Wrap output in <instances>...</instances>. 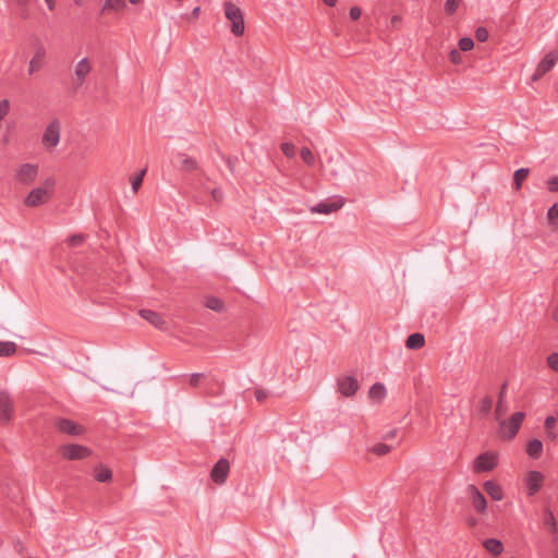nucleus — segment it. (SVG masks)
<instances>
[{
  "label": "nucleus",
  "mask_w": 558,
  "mask_h": 558,
  "mask_svg": "<svg viewBox=\"0 0 558 558\" xmlns=\"http://www.w3.org/2000/svg\"><path fill=\"white\" fill-rule=\"evenodd\" d=\"M497 466V453L486 451L477 456L473 462L475 473L489 472Z\"/></svg>",
  "instance_id": "6e6552de"
},
{
  "label": "nucleus",
  "mask_w": 558,
  "mask_h": 558,
  "mask_svg": "<svg viewBox=\"0 0 558 558\" xmlns=\"http://www.w3.org/2000/svg\"><path fill=\"white\" fill-rule=\"evenodd\" d=\"M146 170L143 169L133 180H132V190L134 193H136L140 189V186L143 183L144 177H145Z\"/></svg>",
  "instance_id": "58836bf2"
},
{
  "label": "nucleus",
  "mask_w": 558,
  "mask_h": 558,
  "mask_svg": "<svg viewBox=\"0 0 558 558\" xmlns=\"http://www.w3.org/2000/svg\"><path fill=\"white\" fill-rule=\"evenodd\" d=\"M39 173V167L36 163H22L15 169L14 179L23 185H31L35 182Z\"/></svg>",
  "instance_id": "423d86ee"
},
{
  "label": "nucleus",
  "mask_w": 558,
  "mask_h": 558,
  "mask_svg": "<svg viewBox=\"0 0 558 558\" xmlns=\"http://www.w3.org/2000/svg\"><path fill=\"white\" fill-rule=\"evenodd\" d=\"M506 390H507V384L505 383V384H502V386L500 388V392L498 396V402H497V405L495 409L496 420H500L501 416L505 415L507 412V409L504 407V399L506 396Z\"/></svg>",
  "instance_id": "393cba45"
},
{
  "label": "nucleus",
  "mask_w": 558,
  "mask_h": 558,
  "mask_svg": "<svg viewBox=\"0 0 558 558\" xmlns=\"http://www.w3.org/2000/svg\"><path fill=\"white\" fill-rule=\"evenodd\" d=\"M492 407L493 398L490 396H486L485 398L482 399L478 410L483 415H487L490 412Z\"/></svg>",
  "instance_id": "473e14b6"
},
{
  "label": "nucleus",
  "mask_w": 558,
  "mask_h": 558,
  "mask_svg": "<svg viewBox=\"0 0 558 558\" xmlns=\"http://www.w3.org/2000/svg\"><path fill=\"white\" fill-rule=\"evenodd\" d=\"M302 160L307 166H313L315 163V156L313 155L312 150L307 147H303L300 151Z\"/></svg>",
  "instance_id": "72a5a7b5"
},
{
  "label": "nucleus",
  "mask_w": 558,
  "mask_h": 558,
  "mask_svg": "<svg viewBox=\"0 0 558 558\" xmlns=\"http://www.w3.org/2000/svg\"><path fill=\"white\" fill-rule=\"evenodd\" d=\"M466 492L473 508L481 514L485 513L487 501L481 490L474 484H470L466 487Z\"/></svg>",
  "instance_id": "f8f14e48"
},
{
  "label": "nucleus",
  "mask_w": 558,
  "mask_h": 558,
  "mask_svg": "<svg viewBox=\"0 0 558 558\" xmlns=\"http://www.w3.org/2000/svg\"><path fill=\"white\" fill-rule=\"evenodd\" d=\"M85 241V235L73 234L68 239V244L72 247L81 245Z\"/></svg>",
  "instance_id": "a19ab883"
},
{
  "label": "nucleus",
  "mask_w": 558,
  "mask_h": 558,
  "mask_svg": "<svg viewBox=\"0 0 558 558\" xmlns=\"http://www.w3.org/2000/svg\"><path fill=\"white\" fill-rule=\"evenodd\" d=\"M342 206H343V201L340 198V199H338L336 202H330V203L322 202V203L315 205L314 207H312L311 211L314 213V214L328 215V214H331L333 211H337Z\"/></svg>",
  "instance_id": "6ab92c4d"
},
{
  "label": "nucleus",
  "mask_w": 558,
  "mask_h": 558,
  "mask_svg": "<svg viewBox=\"0 0 558 558\" xmlns=\"http://www.w3.org/2000/svg\"><path fill=\"white\" fill-rule=\"evenodd\" d=\"M547 218L553 226L558 227V203L548 209Z\"/></svg>",
  "instance_id": "f704fd0d"
},
{
  "label": "nucleus",
  "mask_w": 558,
  "mask_h": 558,
  "mask_svg": "<svg viewBox=\"0 0 558 558\" xmlns=\"http://www.w3.org/2000/svg\"><path fill=\"white\" fill-rule=\"evenodd\" d=\"M227 166L231 172H234L235 163L231 158H227Z\"/></svg>",
  "instance_id": "603ef678"
},
{
  "label": "nucleus",
  "mask_w": 558,
  "mask_h": 558,
  "mask_svg": "<svg viewBox=\"0 0 558 558\" xmlns=\"http://www.w3.org/2000/svg\"><path fill=\"white\" fill-rule=\"evenodd\" d=\"M175 159L181 171L192 172L198 169L197 160L184 153H178Z\"/></svg>",
  "instance_id": "a211bd4d"
},
{
  "label": "nucleus",
  "mask_w": 558,
  "mask_h": 558,
  "mask_svg": "<svg viewBox=\"0 0 558 558\" xmlns=\"http://www.w3.org/2000/svg\"><path fill=\"white\" fill-rule=\"evenodd\" d=\"M330 173H331V175L337 177V175L339 174V170H338V169H336V168H332V169L330 170Z\"/></svg>",
  "instance_id": "052dcab7"
},
{
  "label": "nucleus",
  "mask_w": 558,
  "mask_h": 558,
  "mask_svg": "<svg viewBox=\"0 0 558 558\" xmlns=\"http://www.w3.org/2000/svg\"><path fill=\"white\" fill-rule=\"evenodd\" d=\"M230 471V463L227 459L221 458L217 461L210 472V478L214 483L221 485L227 481Z\"/></svg>",
  "instance_id": "ddd939ff"
},
{
  "label": "nucleus",
  "mask_w": 558,
  "mask_h": 558,
  "mask_svg": "<svg viewBox=\"0 0 558 558\" xmlns=\"http://www.w3.org/2000/svg\"><path fill=\"white\" fill-rule=\"evenodd\" d=\"M211 195H213L214 199H216L218 202H220L222 199V192L220 190H217V189L213 190Z\"/></svg>",
  "instance_id": "8fccbe9b"
},
{
  "label": "nucleus",
  "mask_w": 558,
  "mask_h": 558,
  "mask_svg": "<svg viewBox=\"0 0 558 558\" xmlns=\"http://www.w3.org/2000/svg\"><path fill=\"white\" fill-rule=\"evenodd\" d=\"M199 13H201V7H195L192 12H191V16L193 19H197L199 16Z\"/></svg>",
  "instance_id": "864d4df0"
},
{
  "label": "nucleus",
  "mask_w": 558,
  "mask_h": 558,
  "mask_svg": "<svg viewBox=\"0 0 558 558\" xmlns=\"http://www.w3.org/2000/svg\"><path fill=\"white\" fill-rule=\"evenodd\" d=\"M544 522L548 526L549 532L551 534L556 535L558 533L557 522H556L554 513L550 510L546 511V517H545Z\"/></svg>",
  "instance_id": "7c9ffc66"
},
{
  "label": "nucleus",
  "mask_w": 558,
  "mask_h": 558,
  "mask_svg": "<svg viewBox=\"0 0 558 558\" xmlns=\"http://www.w3.org/2000/svg\"><path fill=\"white\" fill-rule=\"evenodd\" d=\"M140 316L158 329L165 330L167 328V322L157 312L150 310H141Z\"/></svg>",
  "instance_id": "f3484780"
},
{
  "label": "nucleus",
  "mask_w": 558,
  "mask_h": 558,
  "mask_svg": "<svg viewBox=\"0 0 558 558\" xmlns=\"http://www.w3.org/2000/svg\"><path fill=\"white\" fill-rule=\"evenodd\" d=\"M17 345L12 341H0V357H9L15 354Z\"/></svg>",
  "instance_id": "cd10ccee"
},
{
  "label": "nucleus",
  "mask_w": 558,
  "mask_h": 558,
  "mask_svg": "<svg viewBox=\"0 0 558 558\" xmlns=\"http://www.w3.org/2000/svg\"><path fill=\"white\" fill-rule=\"evenodd\" d=\"M93 475L99 483H109L112 480V471L102 463H99L94 468Z\"/></svg>",
  "instance_id": "aec40b11"
},
{
  "label": "nucleus",
  "mask_w": 558,
  "mask_h": 558,
  "mask_svg": "<svg viewBox=\"0 0 558 558\" xmlns=\"http://www.w3.org/2000/svg\"><path fill=\"white\" fill-rule=\"evenodd\" d=\"M400 21H401V17H400V16H398V15H395V16H392V19H391V23H392L393 25H396V24H397V23H399Z\"/></svg>",
  "instance_id": "13d9d810"
},
{
  "label": "nucleus",
  "mask_w": 558,
  "mask_h": 558,
  "mask_svg": "<svg viewBox=\"0 0 558 558\" xmlns=\"http://www.w3.org/2000/svg\"><path fill=\"white\" fill-rule=\"evenodd\" d=\"M205 305L215 312H221L225 307L223 302L215 296L208 298Z\"/></svg>",
  "instance_id": "2f4dec72"
},
{
  "label": "nucleus",
  "mask_w": 558,
  "mask_h": 558,
  "mask_svg": "<svg viewBox=\"0 0 558 558\" xmlns=\"http://www.w3.org/2000/svg\"><path fill=\"white\" fill-rule=\"evenodd\" d=\"M255 397H256L257 401L263 402L267 399L268 392L264 389H256Z\"/></svg>",
  "instance_id": "09e8293b"
},
{
  "label": "nucleus",
  "mask_w": 558,
  "mask_h": 558,
  "mask_svg": "<svg viewBox=\"0 0 558 558\" xmlns=\"http://www.w3.org/2000/svg\"><path fill=\"white\" fill-rule=\"evenodd\" d=\"M484 489L494 500H502V488L499 484L495 483L494 481H486L484 483Z\"/></svg>",
  "instance_id": "412c9836"
},
{
  "label": "nucleus",
  "mask_w": 558,
  "mask_h": 558,
  "mask_svg": "<svg viewBox=\"0 0 558 558\" xmlns=\"http://www.w3.org/2000/svg\"><path fill=\"white\" fill-rule=\"evenodd\" d=\"M281 150L288 158L295 156V146L291 143H282Z\"/></svg>",
  "instance_id": "ea45409f"
},
{
  "label": "nucleus",
  "mask_w": 558,
  "mask_h": 558,
  "mask_svg": "<svg viewBox=\"0 0 558 558\" xmlns=\"http://www.w3.org/2000/svg\"><path fill=\"white\" fill-rule=\"evenodd\" d=\"M556 422H557V418L554 417V416H547L545 418V422H544V427H545L546 435L551 440H556L557 439V435L554 432Z\"/></svg>",
  "instance_id": "c85d7f7f"
},
{
  "label": "nucleus",
  "mask_w": 558,
  "mask_h": 558,
  "mask_svg": "<svg viewBox=\"0 0 558 558\" xmlns=\"http://www.w3.org/2000/svg\"><path fill=\"white\" fill-rule=\"evenodd\" d=\"M547 184L550 192H558V175L550 178Z\"/></svg>",
  "instance_id": "49530a36"
},
{
  "label": "nucleus",
  "mask_w": 558,
  "mask_h": 558,
  "mask_svg": "<svg viewBox=\"0 0 558 558\" xmlns=\"http://www.w3.org/2000/svg\"><path fill=\"white\" fill-rule=\"evenodd\" d=\"M33 58L29 61L28 74L33 75L36 71L40 70L44 65V61L47 57V50L40 39H36L33 43Z\"/></svg>",
  "instance_id": "0eeeda50"
},
{
  "label": "nucleus",
  "mask_w": 558,
  "mask_h": 558,
  "mask_svg": "<svg viewBox=\"0 0 558 558\" xmlns=\"http://www.w3.org/2000/svg\"><path fill=\"white\" fill-rule=\"evenodd\" d=\"M226 17L231 22V33L240 37L245 32V22L242 10L231 1L223 3Z\"/></svg>",
  "instance_id": "f03ea898"
},
{
  "label": "nucleus",
  "mask_w": 558,
  "mask_h": 558,
  "mask_svg": "<svg viewBox=\"0 0 558 558\" xmlns=\"http://www.w3.org/2000/svg\"><path fill=\"white\" fill-rule=\"evenodd\" d=\"M530 170L527 168H520L514 172L513 183L514 189L520 190L522 186V182L527 178Z\"/></svg>",
  "instance_id": "c756f323"
},
{
  "label": "nucleus",
  "mask_w": 558,
  "mask_h": 558,
  "mask_svg": "<svg viewBox=\"0 0 558 558\" xmlns=\"http://www.w3.org/2000/svg\"><path fill=\"white\" fill-rule=\"evenodd\" d=\"M349 14H350L351 20L356 21L360 19L362 11L359 7H352L350 9Z\"/></svg>",
  "instance_id": "de8ad7c7"
},
{
  "label": "nucleus",
  "mask_w": 558,
  "mask_h": 558,
  "mask_svg": "<svg viewBox=\"0 0 558 558\" xmlns=\"http://www.w3.org/2000/svg\"><path fill=\"white\" fill-rule=\"evenodd\" d=\"M126 8L125 0H105L101 13H109V12H121Z\"/></svg>",
  "instance_id": "4be33fe9"
},
{
  "label": "nucleus",
  "mask_w": 558,
  "mask_h": 558,
  "mask_svg": "<svg viewBox=\"0 0 558 558\" xmlns=\"http://www.w3.org/2000/svg\"><path fill=\"white\" fill-rule=\"evenodd\" d=\"M554 319L558 322V307L554 312Z\"/></svg>",
  "instance_id": "e2e57ef3"
},
{
  "label": "nucleus",
  "mask_w": 558,
  "mask_h": 558,
  "mask_svg": "<svg viewBox=\"0 0 558 558\" xmlns=\"http://www.w3.org/2000/svg\"><path fill=\"white\" fill-rule=\"evenodd\" d=\"M59 452L65 460L77 461L84 460L92 456L90 448L78 444H66L59 448Z\"/></svg>",
  "instance_id": "39448f33"
},
{
  "label": "nucleus",
  "mask_w": 558,
  "mask_h": 558,
  "mask_svg": "<svg viewBox=\"0 0 558 558\" xmlns=\"http://www.w3.org/2000/svg\"><path fill=\"white\" fill-rule=\"evenodd\" d=\"M475 37L480 43H484L488 39V31L485 27H478L475 31Z\"/></svg>",
  "instance_id": "37998d69"
},
{
  "label": "nucleus",
  "mask_w": 558,
  "mask_h": 558,
  "mask_svg": "<svg viewBox=\"0 0 558 558\" xmlns=\"http://www.w3.org/2000/svg\"><path fill=\"white\" fill-rule=\"evenodd\" d=\"M449 59L453 64H459L462 61V57L459 50L452 49L449 52Z\"/></svg>",
  "instance_id": "a18cd8bd"
},
{
  "label": "nucleus",
  "mask_w": 558,
  "mask_h": 558,
  "mask_svg": "<svg viewBox=\"0 0 558 558\" xmlns=\"http://www.w3.org/2000/svg\"><path fill=\"white\" fill-rule=\"evenodd\" d=\"M396 435H397V429H392V430L388 432V433L383 437V439H384V440H389V439L395 438V437H396Z\"/></svg>",
  "instance_id": "3c124183"
},
{
  "label": "nucleus",
  "mask_w": 558,
  "mask_h": 558,
  "mask_svg": "<svg viewBox=\"0 0 558 558\" xmlns=\"http://www.w3.org/2000/svg\"><path fill=\"white\" fill-rule=\"evenodd\" d=\"M204 378V374L203 373H194L190 376V379H189V383H190V386L193 387V388H196L198 387V385L201 384V380Z\"/></svg>",
  "instance_id": "c03bdc74"
},
{
  "label": "nucleus",
  "mask_w": 558,
  "mask_h": 558,
  "mask_svg": "<svg viewBox=\"0 0 558 558\" xmlns=\"http://www.w3.org/2000/svg\"><path fill=\"white\" fill-rule=\"evenodd\" d=\"M340 159H341V157H340V156H338V157L336 158V162H339V161H340ZM333 161H335L333 157H330V158L328 159V163H329V165H330V163H332Z\"/></svg>",
  "instance_id": "bf43d9fd"
},
{
  "label": "nucleus",
  "mask_w": 558,
  "mask_h": 558,
  "mask_svg": "<svg viewBox=\"0 0 558 558\" xmlns=\"http://www.w3.org/2000/svg\"><path fill=\"white\" fill-rule=\"evenodd\" d=\"M525 417L523 412H514L508 420H499V435L501 438L511 440L518 434Z\"/></svg>",
  "instance_id": "7ed1b4c3"
},
{
  "label": "nucleus",
  "mask_w": 558,
  "mask_h": 558,
  "mask_svg": "<svg viewBox=\"0 0 558 558\" xmlns=\"http://www.w3.org/2000/svg\"><path fill=\"white\" fill-rule=\"evenodd\" d=\"M460 2H461V0H447L445 2L446 13L449 15L453 14L458 10Z\"/></svg>",
  "instance_id": "e433bc0d"
},
{
  "label": "nucleus",
  "mask_w": 558,
  "mask_h": 558,
  "mask_svg": "<svg viewBox=\"0 0 558 558\" xmlns=\"http://www.w3.org/2000/svg\"><path fill=\"white\" fill-rule=\"evenodd\" d=\"M129 2L132 4H138L142 0H129Z\"/></svg>",
  "instance_id": "0e129e2a"
},
{
  "label": "nucleus",
  "mask_w": 558,
  "mask_h": 558,
  "mask_svg": "<svg viewBox=\"0 0 558 558\" xmlns=\"http://www.w3.org/2000/svg\"><path fill=\"white\" fill-rule=\"evenodd\" d=\"M56 179L53 177L46 178L41 185L33 189L26 196L24 204L27 207H38L49 202L53 195Z\"/></svg>",
  "instance_id": "f257e3e1"
},
{
  "label": "nucleus",
  "mask_w": 558,
  "mask_h": 558,
  "mask_svg": "<svg viewBox=\"0 0 558 558\" xmlns=\"http://www.w3.org/2000/svg\"><path fill=\"white\" fill-rule=\"evenodd\" d=\"M484 547L490 554L498 556L504 550L502 543L497 538H488L484 542Z\"/></svg>",
  "instance_id": "a878e982"
},
{
  "label": "nucleus",
  "mask_w": 558,
  "mask_h": 558,
  "mask_svg": "<svg viewBox=\"0 0 558 558\" xmlns=\"http://www.w3.org/2000/svg\"><path fill=\"white\" fill-rule=\"evenodd\" d=\"M547 365L554 372H558V353H551L547 356Z\"/></svg>",
  "instance_id": "79ce46f5"
},
{
  "label": "nucleus",
  "mask_w": 558,
  "mask_h": 558,
  "mask_svg": "<svg viewBox=\"0 0 558 558\" xmlns=\"http://www.w3.org/2000/svg\"><path fill=\"white\" fill-rule=\"evenodd\" d=\"M61 123L58 119H52L45 128L41 136V145L48 151L53 150L60 143Z\"/></svg>",
  "instance_id": "20e7f679"
},
{
  "label": "nucleus",
  "mask_w": 558,
  "mask_h": 558,
  "mask_svg": "<svg viewBox=\"0 0 558 558\" xmlns=\"http://www.w3.org/2000/svg\"><path fill=\"white\" fill-rule=\"evenodd\" d=\"M74 2H75L76 4H78V5H81V4H82V0H74Z\"/></svg>",
  "instance_id": "69168bd1"
},
{
  "label": "nucleus",
  "mask_w": 558,
  "mask_h": 558,
  "mask_svg": "<svg viewBox=\"0 0 558 558\" xmlns=\"http://www.w3.org/2000/svg\"><path fill=\"white\" fill-rule=\"evenodd\" d=\"M554 558H558V550L554 553Z\"/></svg>",
  "instance_id": "338daca9"
},
{
  "label": "nucleus",
  "mask_w": 558,
  "mask_h": 558,
  "mask_svg": "<svg viewBox=\"0 0 558 558\" xmlns=\"http://www.w3.org/2000/svg\"><path fill=\"white\" fill-rule=\"evenodd\" d=\"M558 60V50L549 51L545 54V57L538 63L534 74L532 75V80L538 81L543 77L547 72H549L556 64Z\"/></svg>",
  "instance_id": "9b49d317"
},
{
  "label": "nucleus",
  "mask_w": 558,
  "mask_h": 558,
  "mask_svg": "<svg viewBox=\"0 0 558 558\" xmlns=\"http://www.w3.org/2000/svg\"><path fill=\"white\" fill-rule=\"evenodd\" d=\"M45 2H46V4H47L49 10L52 11L54 9V5H56L54 0H45Z\"/></svg>",
  "instance_id": "5fc2aeb1"
},
{
  "label": "nucleus",
  "mask_w": 558,
  "mask_h": 558,
  "mask_svg": "<svg viewBox=\"0 0 558 558\" xmlns=\"http://www.w3.org/2000/svg\"><path fill=\"white\" fill-rule=\"evenodd\" d=\"M54 426L60 433L69 436H82L86 432L83 425L64 417H57Z\"/></svg>",
  "instance_id": "1a4fd4ad"
},
{
  "label": "nucleus",
  "mask_w": 558,
  "mask_h": 558,
  "mask_svg": "<svg viewBox=\"0 0 558 558\" xmlns=\"http://www.w3.org/2000/svg\"><path fill=\"white\" fill-rule=\"evenodd\" d=\"M371 399L381 401L386 397V388L381 383H375L368 391Z\"/></svg>",
  "instance_id": "bb28decb"
},
{
  "label": "nucleus",
  "mask_w": 558,
  "mask_h": 558,
  "mask_svg": "<svg viewBox=\"0 0 558 558\" xmlns=\"http://www.w3.org/2000/svg\"><path fill=\"white\" fill-rule=\"evenodd\" d=\"M327 5L329 7H335L336 5V2L337 0H323Z\"/></svg>",
  "instance_id": "4d7b16f0"
},
{
  "label": "nucleus",
  "mask_w": 558,
  "mask_h": 558,
  "mask_svg": "<svg viewBox=\"0 0 558 558\" xmlns=\"http://www.w3.org/2000/svg\"><path fill=\"white\" fill-rule=\"evenodd\" d=\"M360 385L355 377L343 376L338 379V390L344 397H352L357 391Z\"/></svg>",
  "instance_id": "4468645a"
},
{
  "label": "nucleus",
  "mask_w": 558,
  "mask_h": 558,
  "mask_svg": "<svg viewBox=\"0 0 558 558\" xmlns=\"http://www.w3.org/2000/svg\"><path fill=\"white\" fill-rule=\"evenodd\" d=\"M92 61L86 57L76 62L74 66L73 80V85L75 88H80L85 83L87 76L92 72Z\"/></svg>",
  "instance_id": "9d476101"
},
{
  "label": "nucleus",
  "mask_w": 558,
  "mask_h": 558,
  "mask_svg": "<svg viewBox=\"0 0 558 558\" xmlns=\"http://www.w3.org/2000/svg\"><path fill=\"white\" fill-rule=\"evenodd\" d=\"M474 47V41L470 37H463L459 40V49L461 51H469Z\"/></svg>",
  "instance_id": "4c0bfd02"
},
{
  "label": "nucleus",
  "mask_w": 558,
  "mask_h": 558,
  "mask_svg": "<svg viewBox=\"0 0 558 558\" xmlns=\"http://www.w3.org/2000/svg\"><path fill=\"white\" fill-rule=\"evenodd\" d=\"M13 413V403L8 391H0V422L8 423Z\"/></svg>",
  "instance_id": "2eb2a0df"
},
{
  "label": "nucleus",
  "mask_w": 558,
  "mask_h": 558,
  "mask_svg": "<svg viewBox=\"0 0 558 558\" xmlns=\"http://www.w3.org/2000/svg\"><path fill=\"white\" fill-rule=\"evenodd\" d=\"M15 1L21 7H27L28 2H29V0H15Z\"/></svg>",
  "instance_id": "6e6d98bb"
},
{
  "label": "nucleus",
  "mask_w": 558,
  "mask_h": 558,
  "mask_svg": "<svg viewBox=\"0 0 558 558\" xmlns=\"http://www.w3.org/2000/svg\"><path fill=\"white\" fill-rule=\"evenodd\" d=\"M543 452V442L539 439H532L526 445V453L533 459H538Z\"/></svg>",
  "instance_id": "b1692460"
},
{
  "label": "nucleus",
  "mask_w": 558,
  "mask_h": 558,
  "mask_svg": "<svg viewBox=\"0 0 558 558\" xmlns=\"http://www.w3.org/2000/svg\"><path fill=\"white\" fill-rule=\"evenodd\" d=\"M220 393H222V390H220V391H219V392H217V393H216V392H211V391H207V395H208V396H218V395H220Z\"/></svg>",
  "instance_id": "680f3d73"
},
{
  "label": "nucleus",
  "mask_w": 558,
  "mask_h": 558,
  "mask_svg": "<svg viewBox=\"0 0 558 558\" xmlns=\"http://www.w3.org/2000/svg\"><path fill=\"white\" fill-rule=\"evenodd\" d=\"M425 344V338L420 332H414L407 338L405 347L410 350H418Z\"/></svg>",
  "instance_id": "5701e85b"
},
{
  "label": "nucleus",
  "mask_w": 558,
  "mask_h": 558,
  "mask_svg": "<svg viewBox=\"0 0 558 558\" xmlns=\"http://www.w3.org/2000/svg\"><path fill=\"white\" fill-rule=\"evenodd\" d=\"M369 450L377 456H385L391 451V447L386 444H376Z\"/></svg>",
  "instance_id": "c9c22d12"
},
{
  "label": "nucleus",
  "mask_w": 558,
  "mask_h": 558,
  "mask_svg": "<svg viewBox=\"0 0 558 558\" xmlns=\"http://www.w3.org/2000/svg\"><path fill=\"white\" fill-rule=\"evenodd\" d=\"M544 475L539 471H530L526 476V488L530 496L535 495L542 487Z\"/></svg>",
  "instance_id": "dca6fc26"
},
{
  "label": "nucleus",
  "mask_w": 558,
  "mask_h": 558,
  "mask_svg": "<svg viewBox=\"0 0 558 558\" xmlns=\"http://www.w3.org/2000/svg\"><path fill=\"white\" fill-rule=\"evenodd\" d=\"M476 523L475 520H471V524L474 525Z\"/></svg>",
  "instance_id": "774afa93"
}]
</instances>
